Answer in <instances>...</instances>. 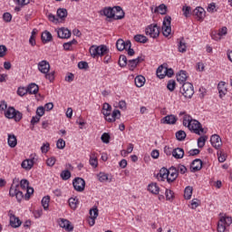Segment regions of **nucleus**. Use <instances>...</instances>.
Instances as JSON below:
<instances>
[{
    "label": "nucleus",
    "instance_id": "nucleus-1",
    "mask_svg": "<svg viewBox=\"0 0 232 232\" xmlns=\"http://www.w3.org/2000/svg\"><path fill=\"white\" fill-rule=\"evenodd\" d=\"M179 116H183V125L188 127L191 131L198 135L205 133V130L202 128V125L198 121L194 120L185 111H181Z\"/></svg>",
    "mask_w": 232,
    "mask_h": 232
},
{
    "label": "nucleus",
    "instance_id": "nucleus-2",
    "mask_svg": "<svg viewBox=\"0 0 232 232\" xmlns=\"http://www.w3.org/2000/svg\"><path fill=\"white\" fill-rule=\"evenodd\" d=\"M109 52H110L109 48L104 44H102V45L93 44L89 49V53H90L91 56L94 59L102 57V56L106 55L107 53H109Z\"/></svg>",
    "mask_w": 232,
    "mask_h": 232
},
{
    "label": "nucleus",
    "instance_id": "nucleus-3",
    "mask_svg": "<svg viewBox=\"0 0 232 232\" xmlns=\"http://www.w3.org/2000/svg\"><path fill=\"white\" fill-rule=\"evenodd\" d=\"M232 224V217L221 216L218 223V232H225L227 227H229Z\"/></svg>",
    "mask_w": 232,
    "mask_h": 232
},
{
    "label": "nucleus",
    "instance_id": "nucleus-4",
    "mask_svg": "<svg viewBox=\"0 0 232 232\" xmlns=\"http://www.w3.org/2000/svg\"><path fill=\"white\" fill-rule=\"evenodd\" d=\"M180 92H182V94L186 97L190 99L193 94L195 93L194 92V86L192 83L190 82H185L182 86V88L180 89Z\"/></svg>",
    "mask_w": 232,
    "mask_h": 232
},
{
    "label": "nucleus",
    "instance_id": "nucleus-5",
    "mask_svg": "<svg viewBox=\"0 0 232 232\" xmlns=\"http://www.w3.org/2000/svg\"><path fill=\"white\" fill-rule=\"evenodd\" d=\"M5 117L8 119H14L15 121H20L23 118V114L20 111H15L14 108L10 107L5 111Z\"/></svg>",
    "mask_w": 232,
    "mask_h": 232
},
{
    "label": "nucleus",
    "instance_id": "nucleus-6",
    "mask_svg": "<svg viewBox=\"0 0 232 232\" xmlns=\"http://www.w3.org/2000/svg\"><path fill=\"white\" fill-rule=\"evenodd\" d=\"M145 33L151 38H157L160 34V28L157 24H150L146 28Z\"/></svg>",
    "mask_w": 232,
    "mask_h": 232
},
{
    "label": "nucleus",
    "instance_id": "nucleus-7",
    "mask_svg": "<svg viewBox=\"0 0 232 232\" xmlns=\"http://www.w3.org/2000/svg\"><path fill=\"white\" fill-rule=\"evenodd\" d=\"M15 180L16 179H14V181H13V185L10 188L9 194L12 197L15 196L17 200L21 201L24 195H23V192L18 189L19 188V184L14 185Z\"/></svg>",
    "mask_w": 232,
    "mask_h": 232
},
{
    "label": "nucleus",
    "instance_id": "nucleus-8",
    "mask_svg": "<svg viewBox=\"0 0 232 232\" xmlns=\"http://www.w3.org/2000/svg\"><path fill=\"white\" fill-rule=\"evenodd\" d=\"M8 217L10 218V226L12 227H14V229L20 227V226L22 225V221L14 214L13 210H9Z\"/></svg>",
    "mask_w": 232,
    "mask_h": 232
},
{
    "label": "nucleus",
    "instance_id": "nucleus-9",
    "mask_svg": "<svg viewBox=\"0 0 232 232\" xmlns=\"http://www.w3.org/2000/svg\"><path fill=\"white\" fill-rule=\"evenodd\" d=\"M171 17L167 16L163 21L162 32L164 36L168 37L171 34Z\"/></svg>",
    "mask_w": 232,
    "mask_h": 232
},
{
    "label": "nucleus",
    "instance_id": "nucleus-10",
    "mask_svg": "<svg viewBox=\"0 0 232 232\" xmlns=\"http://www.w3.org/2000/svg\"><path fill=\"white\" fill-rule=\"evenodd\" d=\"M74 189L82 192L85 188V180L82 178H76L72 181Z\"/></svg>",
    "mask_w": 232,
    "mask_h": 232
},
{
    "label": "nucleus",
    "instance_id": "nucleus-11",
    "mask_svg": "<svg viewBox=\"0 0 232 232\" xmlns=\"http://www.w3.org/2000/svg\"><path fill=\"white\" fill-rule=\"evenodd\" d=\"M168 182L171 183L176 180V179L179 177V171L176 168L171 167L169 169H168Z\"/></svg>",
    "mask_w": 232,
    "mask_h": 232
},
{
    "label": "nucleus",
    "instance_id": "nucleus-12",
    "mask_svg": "<svg viewBox=\"0 0 232 232\" xmlns=\"http://www.w3.org/2000/svg\"><path fill=\"white\" fill-rule=\"evenodd\" d=\"M50 63L44 60V61H41L39 63H38V70L42 72V73H47L49 72L50 71Z\"/></svg>",
    "mask_w": 232,
    "mask_h": 232
},
{
    "label": "nucleus",
    "instance_id": "nucleus-13",
    "mask_svg": "<svg viewBox=\"0 0 232 232\" xmlns=\"http://www.w3.org/2000/svg\"><path fill=\"white\" fill-rule=\"evenodd\" d=\"M210 141L212 146L217 150H218L222 146V140L218 134L212 135Z\"/></svg>",
    "mask_w": 232,
    "mask_h": 232
},
{
    "label": "nucleus",
    "instance_id": "nucleus-14",
    "mask_svg": "<svg viewBox=\"0 0 232 232\" xmlns=\"http://www.w3.org/2000/svg\"><path fill=\"white\" fill-rule=\"evenodd\" d=\"M105 120L109 122H113L116 119L121 117V111L119 110H114L112 114L109 113L108 115H104Z\"/></svg>",
    "mask_w": 232,
    "mask_h": 232
},
{
    "label": "nucleus",
    "instance_id": "nucleus-15",
    "mask_svg": "<svg viewBox=\"0 0 232 232\" xmlns=\"http://www.w3.org/2000/svg\"><path fill=\"white\" fill-rule=\"evenodd\" d=\"M116 46L119 51H123L131 47V43L130 41L125 43L122 39H119L116 43Z\"/></svg>",
    "mask_w": 232,
    "mask_h": 232
},
{
    "label": "nucleus",
    "instance_id": "nucleus-16",
    "mask_svg": "<svg viewBox=\"0 0 232 232\" xmlns=\"http://www.w3.org/2000/svg\"><path fill=\"white\" fill-rule=\"evenodd\" d=\"M178 121V117L171 114V115H168L166 117H164L161 120V122L164 124H169V125H174Z\"/></svg>",
    "mask_w": 232,
    "mask_h": 232
},
{
    "label": "nucleus",
    "instance_id": "nucleus-17",
    "mask_svg": "<svg viewBox=\"0 0 232 232\" xmlns=\"http://www.w3.org/2000/svg\"><path fill=\"white\" fill-rule=\"evenodd\" d=\"M157 179L160 181H164L165 179L169 181V169H167L166 168H162L158 173Z\"/></svg>",
    "mask_w": 232,
    "mask_h": 232
},
{
    "label": "nucleus",
    "instance_id": "nucleus-18",
    "mask_svg": "<svg viewBox=\"0 0 232 232\" xmlns=\"http://www.w3.org/2000/svg\"><path fill=\"white\" fill-rule=\"evenodd\" d=\"M59 226L60 227H63L66 231H73V227H72L71 222L67 219L61 218Z\"/></svg>",
    "mask_w": 232,
    "mask_h": 232
},
{
    "label": "nucleus",
    "instance_id": "nucleus-19",
    "mask_svg": "<svg viewBox=\"0 0 232 232\" xmlns=\"http://www.w3.org/2000/svg\"><path fill=\"white\" fill-rule=\"evenodd\" d=\"M58 37L61 39H68L71 37L72 33L66 28H61L57 31Z\"/></svg>",
    "mask_w": 232,
    "mask_h": 232
},
{
    "label": "nucleus",
    "instance_id": "nucleus-20",
    "mask_svg": "<svg viewBox=\"0 0 232 232\" xmlns=\"http://www.w3.org/2000/svg\"><path fill=\"white\" fill-rule=\"evenodd\" d=\"M194 15L197 16L198 20V21H203L205 16H206V11L204 8L202 7H197L195 10H194Z\"/></svg>",
    "mask_w": 232,
    "mask_h": 232
},
{
    "label": "nucleus",
    "instance_id": "nucleus-21",
    "mask_svg": "<svg viewBox=\"0 0 232 232\" xmlns=\"http://www.w3.org/2000/svg\"><path fill=\"white\" fill-rule=\"evenodd\" d=\"M203 162L201 160L197 159L191 163L190 169L192 172L198 171L202 169Z\"/></svg>",
    "mask_w": 232,
    "mask_h": 232
},
{
    "label": "nucleus",
    "instance_id": "nucleus-22",
    "mask_svg": "<svg viewBox=\"0 0 232 232\" xmlns=\"http://www.w3.org/2000/svg\"><path fill=\"white\" fill-rule=\"evenodd\" d=\"M148 190L154 195H159L160 188L156 182H152L148 186Z\"/></svg>",
    "mask_w": 232,
    "mask_h": 232
},
{
    "label": "nucleus",
    "instance_id": "nucleus-23",
    "mask_svg": "<svg viewBox=\"0 0 232 232\" xmlns=\"http://www.w3.org/2000/svg\"><path fill=\"white\" fill-rule=\"evenodd\" d=\"M98 154L94 151L91 153L90 156V165L93 168L96 169L98 167Z\"/></svg>",
    "mask_w": 232,
    "mask_h": 232
},
{
    "label": "nucleus",
    "instance_id": "nucleus-24",
    "mask_svg": "<svg viewBox=\"0 0 232 232\" xmlns=\"http://www.w3.org/2000/svg\"><path fill=\"white\" fill-rule=\"evenodd\" d=\"M102 13L108 18H114L115 19V7H113V8H111V7H105L102 10Z\"/></svg>",
    "mask_w": 232,
    "mask_h": 232
},
{
    "label": "nucleus",
    "instance_id": "nucleus-25",
    "mask_svg": "<svg viewBox=\"0 0 232 232\" xmlns=\"http://www.w3.org/2000/svg\"><path fill=\"white\" fill-rule=\"evenodd\" d=\"M143 59H141V57H138L137 59L130 60L127 64L129 65L130 70L133 71L138 63H141Z\"/></svg>",
    "mask_w": 232,
    "mask_h": 232
},
{
    "label": "nucleus",
    "instance_id": "nucleus-26",
    "mask_svg": "<svg viewBox=\"0 0 232 232\" xmlns=\"http://www.w3.org/2000/svg\"><path fill=\"white\" fill-rule=\"evenodd\" d=\"M125 13L123 12L122 8L121 6H115V20H121L124 18Z\"/></svg>",
    "mask_w": 232,
    "mask_h": 232
},
{
    "label": "nucleus",
    "instance_id": "nucleus-27",
    "mask_svg": "<svg viewBox=\"0 0 232 232\" xmlns=\"http://www.w3.org/2000/svg\"><path fill=\"white\" fill-rule=\"evenodd\" d=\"M34 160H25L22 162L21 166L25 170H30L34 166Z\"/></svg>",
    "mask_w": 232,
    "mask_h": 232
},
{
    "label": "nucleus",
    "instance_id": "nucleus-28",
    "mask_svg": "<svg viewBox=\"0 0 232 232\" xmlns=\"http://www.w3.org/2000/svg\"><path fill=\"white\" fill-rule=\"evenodd\" d=\"M26 89H27V92L30 94H36L39 91V87L35 83L29 84Z\"/></svg>",
    "mask_w": 232,
    "mask_h": 232
},
{
    "label": "nucleus",
    "instance_id": "nucleus-29",
    "mask_svg": "<svg viewBox=\"0 0 232 232\" xmlns=\"http://www.w3.org/2000/svg\"><path fill=\"white\" fill-rule=\"evenodd\" d=\"M146 82V79L142 75H139L135 78V84L137 87L140 88L142 87Z\"/></svg>",
    "mask_w": 232,
    "mask_h": 232
},
{
    "label": "nucleus",
    "instance_id": "nucleus-30",
    "mask_svg": "<svg viewBox=\"0 0 232 232\" xmlns=\"http://www.w3.org/2000/svg\"><path fill=\"white\" fill-rule=\"evenodd\" d=\"M225 85L226 83L224 82H221L218 86L220 98H223L227 92V89L225 88Z\"/></svg>",
    "mask_w": 232,
    "mask_h": 232
},
{
    "label": "nucleus",
    "instance_id": "nucleus-31",
    "mask_svg": "<svg viewBox=\"0 0 232 232\" xmlns=\"http://www.w3.org/2000/svg\"><path fill=\"white\" fill-rule=\"evenodd\" d=\"M184 150L180 148H177L173 150V154L172 156L175 157L176 159H182L184 157Z\"/></svg>",
    "mask_w": 232,
    "mask_h": 232
},
{
    "label": "nucleus",
    "instance_id": "nucleus-32",
    "mask_svg": "<svg viewBox=\"0 0 232 232\" xmlns=\"http://www.w3.org/2000/svg\"><path fill=\"white\" fill-rule=\"evenodd\" d=\"M17 144V139L14 134H9L8 135V145L11 148H14Z\"/></svg>",
    "mask_w": 232,
    "mask_h": 232
},
{
    "label": "nucleus",
    "instance_id": "nucleus-33",
    "mask_svg": "<svg viewBox=\"0 0 232 232\" xmlns=\"http://www.w3.org/2000/svg\"><path fill=\"white\" fill-rule=\"evenodd\" d=\"M188 79V75L187 72L185 71H180L179 72V74L177 75V80L178 82H179L180 83L186 82Z\"/></svg>",
    "mask_w": 232,
    "mask_h": 232
},
{
    "label": "nucleus",
    "instance_id": "nucleus-34",
    "mask_svg": "<svg viewBox=\"0 0 232 232\" xmlns=\"http://www.w3.org/2000/svg\"><path fill=\"white\" fill-rule=\"evenodd\" d=\"M52 39H53V36L50 34V32L45 31L42 34V40L44 43H49L52 41Z\"/></svg>",
    "mask_w": 232,
    "mask_h": 232
},
{
    "label": "nucleus",
    "instance_id": "nucleus-35",
    "mask_svg": "<svg viewBox=\"0 0 232 232\" xmlns=\"http://www.w3.org/2000/svg\"><path fill=\"white\" fill-rule=\"evenodd\" d=\"M77 44H78V42L75 39H73L71 42L63 44V48L65 51H72V45H76Z\"/></svg>",
    "mask_w": 232,
    "mask_h": 232
},
{
    "label": "nucleus",
    "instance_id": "nucleus-36",
    "mask_svg": "<svg viewBox=\"0 0 232 232\" xmlns=\"http://www.w3.org/2000/svg\"><path fill=\"white\" fill-rule=\"evenodd\" d=\"M79 205V199L77 198H69V206L72 209H76Z\"/></svg>",
    "mask_w": 232,
    "mask_h": 232
},
{
    "label": "nucleus",
    "instance_id": "nucleus-37",
    "mask_svg": "<svg viewBox=\"0 0 232 232\" xmlns=\"http://www.w3.org/2000/svg\"><path fill=\"white\" fill-rule=\"evenodd\" d=\"M179 52L180 53H186L187 52V44L184 42V38H181L178 44Z\"/></svg>",
    "mask_w": 232,
    "mask_h": 232
},
{
    "label": "nucleus",
    "instance_id": "nucleus-38",
    "mask_svg": "<svg viewBox=\"0 0 232 232\" xmlns=\"http://www.w3.org/2000/svg\"><path fill=\"white\" fill-rule=\"evenodd\" d=\"M193 194V188L188 186L185 188L184 197L186 199H190Z\"/></svg>",
    "mask_w": 232,
    "mask_h": 232
},
{
    "label": "nucleus",
    "instance_id": "nucleus-39",
    "mask_svg": "<svg viewBox=\"0 0 232 232\" xmlns=\"http://www.w3.org/2000/svg\"><path fill=\"white\" fill-rule=\"evenodd\" d=\"M167 68L160 66L157 70V75L159 78L163 79L166 76Z\"/></svg>",
    "mask_w": 232,
    "mask_h": 232
},
{
    "label": "nucleus",
    "instance_id": "nucleus-40",
    "mask_svg": "<svg viewBox=\"0 0 232 232\" xmlns=\"http://www.w3.org/2000/svg\"><path fill=\"white\" fill-rule=\"evenodd\" d=\"M134 40L138 43L146 44L148 42V38L142 34H137L134 36Z\"/></svg>",
    "mask_w": 232,
    "mask_h": 232
},
{
    "label": "nucleus",
    "instance_id": "nucleus-41",
    "mask_svg": "<svg viewBox=\"0 0 232 232\" xmlns=\"http://www.w3.org/2000/svg\"><path fill=\"white\" fill-rule=\"evenodd\" d=\"M111 106L109 103L105 102L102 107V114L108 115L109 113H111Z\"/></svg>",
    "mask_w": 232,
    "mask_h": 232
},
{
    "label": "nucleus",
    "instance_id": "nucleus-42",
    "mask_svg": "<svg viewBox=\"0 0 232 232\" xmlns=\"http://www.w3.org/2000/svg\"><path fill=\"white\" fill-rule=\"evenodd\" d=\"M167 6L165 5H160L159 7L156 8L155 12L160 14H167Z\"/></svg>",
    "mask_w": 232,
    "mask_h": 232
},
{
    "label": "nucleus",
    "instance_id": "nucleus-43",
    "mask_svg": "<svg viewBox=\"0 0 232 232\" xmlns=\"http://www.w3.org/2000/svg\"><path fill=\"white\" fill-rule=\"evenodd\" d=\"M128 60L127 57L125 55H121L120 56V60H119V65L121 67H125L128 64Z\"/></svg>",
    "mask_w": 232,
    "mask_h": 232
},
{
    "label": "nucleus",
    "instance_id": "nucleus-44",
    "mask_svg": "<svg viewBox=\"0 0 232 232\" xmlns=\"http://www.w3.org/2000/svg\"><path fill=\"white\" fill-rule=\"evenodd\" d=\"M98 179L101 181V182H105L109 179V177H108V174L104 173V172H100L98 175Z\"/></svg>",
    "mask_w": 232,
    "mask_h": 232
},
{
    "label": "nucleus",
    "instance_id": "nucleus-45",
    "mask_svg": "<svg viewBox=\"0 0 232 232\" xmlns=\"http://www.w3.org/2000/svg\"><path fill=\"white\" fill-rule=\"evenodd\" d=\"M68 13H67V10L66 9H63V8H60L58 9L57 11V15L63 19V18H65L67 16Z\"/></svg>",
    "mask_w": 232,
    "mask_h": 232
},
{
    "label": "nucleus",
    "instance_id": "nucleus-46",
    "mask_svg": "<svg viewBox=\"0 0 232 232\" xmlns=\"http://www.w3.org/2000/svg\"><path fill=\"white\" fill-rule=\"evenodd\" d=\"M49 202H50L49 196H46L42 199V205L45 210L49 208Z\"/></svg>",
    "mask_w": 232,
    "mask_h": 232
},
{
    "label": "nucleus",
    "instance_id": "nucleus-47",
    "mask_svg": "<svg viewBox=\"0 0 232 232\" xmlns=\"http://www.w3.org/2000/svg\"><path fill=\"white\" fill-rule=\"evenodd\" d=\"M176 137L179 140H185V138L187 137V134L184 130H179L177 133H176Z\"/></svg>",
    "mask_w": 232,
    "mask_h": 232
},
{
    "label": "nucleus",
    "instance_id": "nucleus-48",
    "mask_svg": "<svg viewBox=\"0 0 232 232\" xmlns=\"http://www.w3.org/2000/svg\"><path fill=\"white\" fill-rule=\"evenodd\" d=\"M182 11H183V14L188 18L190 16L191 14V7L190 6H183L182 8Z\"/></svg>",
    "mask_w": 232,
    "mask_h": 232
},
{
    "label": "nucleus",
    "instance_id": "nucleus-49",
    "mask_svg": "<svg viewBox=\"0 0 232 232\" xmlns=\"http://www.w3.org/2000/svg\"><path fill=\"white\" fill-rule=\"evenodd\" d=\"M208 138L206 136H202L198 140V145L199 148H203L206 144Z\"/></svg>",
    "mask_w": 232,
    "mask_h": 232
},
{
    "label": "nucleus",
    "instance_id": "nucleus-50",
    "mask_svg": "<svg viewBox=\"0 0 232 232\" xmlns=\"http://www.w3.org/2000/svg\"><path fill=\"white\" fill-rule=\"evenodd\" d=\"M133 149H134V145H133L132 143H130V144L128 145L127 150H122V155L126 156L127 154L131 153L132 150H133Z\"/></svg>",
    "mask_w": 232,
    "mask_h": 232
},
{
    "label": "nucleus",
    "instance_id": "nucleus-51",
    "mask_svg": "<svg viewBox=\"0 0 232 232\" xmlns=\"http://www.w3.org/2000/svg\"><path fill=\"white\" fill-rule=\"evenodd\" d=\"M90 217L92 218H97V217H99V210L97 208H93L90 210Z\"/></svg>",
    "mask_w": 232,
    "mask_h": 232
},
{
    "label": "nucleus",
    "instance_id": "nucleus-52",
    "mask_svg": "<svg viewBox=\"0 0 232 232\" xmlns=\"http://www.w3.org/2000/svg\"><path fill=\"white\" fill-rule=\"evenodd\" d=\"M61 177L63 179L67 180L71 178V172L68 169L63 170L61 173Z\"/></svg>",
    "mask_w": 232,
    "mask_h": 232
},
{
    "label": "nucleus",
    "instance_id": "nucleus-53",
    "mask_svg": "<svg viewBox=\"0 0 232 232\" xmlns=\"http://www.w3.org/2000/svg\"><path fill=\"white\" fill-rule=\"evenodd\" d=\"M27 93H28L27 88L19 87L17 90V94L21 97L24 96Z\"/></svg>",
    "mask_w": 232,
    "mask_h": 232
},
{
    "label": "nucleus",
    "instance_id": "nucleus-54",
    "mask_svg": "<svg viewBox=\"0 0 232 232\" xmlns=\"http://www.w3.org/2000/svg\"><path fill=\"white\" fill-rule=\"evenodd\" d=\"M167 88L170 91V92H173L176 88V82L173 81V80H170L169 82H168V85H167Z\"/></svg>",
    "mask_w": 232,
    "mask_h": 232
},
{
    "label": "nucleus",
    "instance_id": "nucleus-55",
    "mask_svg": "<svg viewBox=\"0 0 232 232\" xmlns=\"http://www.w3.org/2000/svg\"><path fill=\"white\" fill-rule=\"evenodd\" d=\"M20 187L23 189H27L29 188V181L27 179H22L20 181Z\"/></svg>",
    "mask_w": 232,
    "mask_h": 232
},
{
    "label": "nucleus",
    "instance_id": "nucleus-56",
    "mask_svg": "<svg viewBox=\"0 0 232 232\" xmlns=\"http://www.w3.org/2000/svg\"><path fill=\"white\" fill-rule=\"evenodd\" d=\"M165 194L167 200H170L174 198V192L171 189L167 188Z\"/></svg>",
    "mask_w": 232,
    "mask_h": 232
},
{
    "label": "nucleus",
    "instance_id": "nucleus-57",
    "mask_svg": "<svg viewBox=\"0 0 232 232\" xmlns=\"http://www.w3.org/2000/svg\"><path fill=\"white\" fill-rule=\"evenodd\" d=\"M218 156L219 162L223 163L224 161H226L227 156L222 151H218Z\"/></svg>",
    "mask_w": 232,
    "mask_h": 232
},
{
    "label": "nucleus",
    "instance_id": "nucleus-58",
    "mask_svg": "<svg viewBox=\"0 0 232 232\" xmlns=\"http://www.w3.org/2000/svg\"><path fill=\"white\" fill-rule=\"evenodd\" d=\"M56 146L58 149L63 150L65 147V141L63 139H59Z\"/></svg>",
    "mask_w": 232,
    "mask_h": 232
},
{
    "label": "nucleus",
    "instance_id": "nucleus-59",
    "mask_svg": "<svg viewBox=\"0 0 232 232\" xmlns=\"http://www.w3.org/2000/svg\"><path fill=\"white\" fill-rule=\"evenodd\" d=\"M3 19L5 23H10L12 21V15L9 13H5Z\"/></svg>",
    "mask_w": 232,
    "mask_h": 232
},
{
    "label": "nucleus",
    "instance_id": "nucleus-60",
    "mask_svg": "<svg viewBox=\"0 0 232 232\" xmlns=\"http://www.w3.org/2000/svg\"><path fill=\"white\" fill-rule=\"evenodd\" d=\"M110 139H111V136L109 135V133H103L102 135V140L104 142V143H109L110 142Z\"/></svg>",
    "mask_w": 232,
    "mask_h": 232
},
{
    "label": "nucleus",
    "instance_id": "nucleus-61",
    "mask_svg": "<svg viewBox=\"0 0 232 232\" xmlns=\"http://www.w3.org/2000/svg\"><path fill=\"white\" fill-rule=\"evenodd\" d=\"M50 150V144L47 142V143H44L42 148H41V150L43 153H47Z\"/></svg>",
    "mask_w": 232,
    "mask_h": 232
},
{
    "label": "nucleus",
    "instance_id": "nucleus-62",
    "mask_svg": "<svg viewBox=\"0 0 232 232\" xmlns=\"http://www.w3.org/2000/svg\"><path fill=\"white\" fill-rule=\"evenodd\" d=\"M56 162V159L54 157H51L47 160L46 161V164L49 166V167H53Z\"/></svg>",
    "mask_w": 232,
    "mask_h": 232
},
{
    "label": "nucleus",
    "instance_id": "nucleus-63",
    "mask_svg": "<svg viewBox=\"0 0 232 232\" xmlns=\"http://www.w3.org/2000/svg\"><path fill=\"white\" fill-rule=\"evenodd\" d=\"M178 173L185 174L188 171V169L184 165H179L177 169Z\"/></svg>",
    "mask_w": 232,
    "mask_h": 232
},
{
    "label": "nucleus",
    "instance_id": "nucleus-64",
    "mask_svg": "<svg viewBox=\"0 0 232 232\" xmlns=\"http://www.w3.org/2000/svg\"><path fill=\"white\" fill-rule=\"evenodd\" d=\"M45 109L44 107L37 108L36 115L40 118L44 114Z\"/></svg>",
    "mask_w": 232,
    "mask_h": 232
}]
</instances>
